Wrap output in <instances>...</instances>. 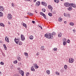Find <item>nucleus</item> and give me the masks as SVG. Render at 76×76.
I'll return each mask as SVG.
<instances>
[{
  "instance_id": "53",
  "label": "nucleus",
  "mask_w": 76,
  "mask_h": 76,
  "mask_svg": "<svg viewBox=\"0 0 76 76\" xmlns=\"http://www.w3.org/2000/svg\"><path fill=\"white\" fill-rule=\"evenodd\" d=\"M34 14L32 13H30V16H32V15H33Z\"/></svg>"
},
{
  "instance_id": "40",
  "label": "nucleus",
  "mask_w": 76,
  "mask_h": 76,
  "mask_svg": "<svg viewBox=\"0 0 76 76\" xmlns=\"http://www.w3.org/2000/svg\"><path fill=\"white\" fill-rule=\"evenodd\" d=\"M0 64L1 65H3L4 64V63L3 62H1L0 63Z\"/></svg>"
},
{
  "instance_id": "62",
  "label": "nucleus",
  "mask_w": 76,
  "mask_h": 76,
  "mask_svg": "<svg viewBox=\"0 0 76 76\" xmlns=\"http://www.w3.org/2000/svg\"><path fill=\"white\" fill-rule=\"evenodd\" d=\"M55 13H56V12H53V14H55Z\"/></svg>"
},
{
  "instance_id": "4",
  "label": "nucleus",
  "mask_w": 76,
  "mask_h": 76,
  "mask_svg": "<svg viewBox=\"0 0 76 76\" xmlns=\"http://www.w3.org/2000/svg\"><path fill=\"white\" fill-rule=\"evenodd\" d=\"M21 39L22 41H25V36H24L23 35H21Z\"/></svg>"
},
{
  "instance_id": "9",
  "label": "nucleus",
  "mask_w": 76,
  "mask_h": 76,
  "mask_svg": "<svg viewBox=\"0 0 76 76\" xmlns=\"http://www.w3.org/2000/svg\"><path fill=\"white\" fill-rule=\"evenodd\" d=\"M64 5L66 7H69V3H64Z\"/></svg>"
},
{
  "instance_id": "15",
  "label": "nucleus",
  "mask_w": 76,
  "mask_h": 76,
  "mask_svg": "<svg viewBox=\"0 0 76 76\" xmlns=\"http://www.w3.org/2000/svg\"><path fill=\"white\" fill-rule=\"evenodd\" d=\"M29 39H31V40H32L34 38V37L32 36H31L29 37Z\"/></svg>"
},
{
  "instance_id": "22",
  "label": "nucleus",
  "mask_w": 76,
  "mask_h": 76,
  "mask_svg": "<svg viewBox=\"0 0 76 76\" xmlns=\"http://www.w3.org/2000/svg\"><path fill=\"white\" fill-rule=\"evenodd\" d=\"M70 25H71V26H73L74 25V23H73L72 22L70 23H69Z\"/></svg>"
},
{
  "instance_id": "11",
  "label": "nucleus",
  "mask_w": 76,
  "mask_h": 76,
  "mask_svg": "<svg viewBox=\"0 0 76 76\" xmlns=\"http://www.w3.org/2000/svg\"><path fill=\"white\" fill-rule=\"evenodd\" d=\"M31 71H32L33 72H35V69H34L33 66L31 67Z\"/></svg>"
},
{
  "instance_id": "10",
  "label": "nucleus",
  "mask_w": 76,
  "mask_h": 76,
  "mask_svg": "<svg viewBox=\"0 0 76 76\" xmlns=\"http://www.w3.org/2000/svg\"><path fill=\"white\" fill-rule=\"evenodd\" d=\"M4 10V8L2 6H0V11H2L3 10Z\"/></svg>"
},
{
  "instance_id": "19",
  "label": "nucleus",
  "mask_w": 76,
  "mask_h": 76,
  "mask_svg": "<svg viewBox=\"0 0 76 76\" xmlns=\"http://www.w3.org/2000/svg\"><path fill=\"white\" fill-rule=\"evenodd\" d=\"M23 26H24L26 28H27V26H26V24L24 23H23Z\"/></svg>"
},
{
  "instance_id": "60",
  "label": "nucleus",
  "mask_w": 76,
  "mask_h": 76,
  "mask_svg": "<svg viewBox=\"0 0 76 76\" xmlns=\"http://www.w3.org/2000/svg\"><path fill=\"white\" fill-rule=\"evenodd\" d=\"M73 31L74 32H75V31H76L75 30H73Z\"/></svg>"
},
{
  "instance_id": "54",
  "label": "nucleus",
  "mask_w": 76,
  "mask_h": 76,
  "mask_svg": "<svg viewBox=\"0 0 76 76\" xmlns=\"http://www.w3.org/2000/svg\"><path fill=\"white\" fill-rule=\"evenodd\" d=\"M28 15H30L31 14V13L30 12H28L27 13Z\"/></svg>"
},
{
  "instance_id": "27",
  "label": "nucleus",
  "mask_w": 76,
  "mask_h": 76,
  "mask_svg": "<svg viewBox=\"0 0 76 76\" xmlns=\"http://www.w3.org/2000/svg\"><path fill=\"white\" fill-rule=\"evenodd\" d=\"M66 43H67V42L66 41H64L63 42V44L64 45H65L66 44Z\"/></svg>"
},
{
  "instance_id": "41",
  "label": "nucleus",
  "mask_w": 76,
  "mask_h": 76,
  "mask_svg": "<svg viewBox=\"0 0 76 76\" xmlns=\"http://www.w3.org/2000/svg\"><path fill=\"white\" fill-rule=\"evenodd\" d=\"M64 16L66 17V16H67V14H66V13H64Z\"/></svg>"
},
{
  "instance_id": "18",
  "label": "nucleus",
  "mask_w": 76,
  "mask_h": 76,
  "mask_svg": "<svg viewBox=\"0 0 76 76\" xmlns=\"http://www.w3.org/2000/svg\"><path fill=\"white\" fill-rule=\"evenodd\" d=\"M3 46L4 48V50H6L7 49V47H6V45L4 44Z\"/></svg>"
},
{
  "instance_id": "17",
  "label": "nucleus",
  "mask_w": 76,
  "mask_h": 76,
  "mask_svg": "<svg viewBox=\"0 0 76 76\" xmlns=\"http://www.w3.org/2000/svg\"><path fill=\"white\" fill-rule=\"evenodd\" d=\"M34 66L35 69H38V66L37 65V64H34Z\"/></svg>"
},
{
  "instance_id": "8",
  "label": "nucleus",
  "mask_w": 76,
  "mask_h": 76,
  "mask_svg": "<svg viewBox=\"0 0 76 76\" xmlns=\"http://www.w3.org/2000/svg\"><path fill=\"white\" fill-rule=\"evenodd\" d=\"M40 3L41 2H40V1H38L36 2V6H39L40 5Z\"/></svg>"
},
{
  "instance_id": "57",
  "label": "nucleus",
  "mask_w": 76,
  "mask_h": 76,
  "mask_svg": "<svg viewBox=\"0 0 76 76\" xmlns=\"http://www.w3.org/2000/svg\"><path fill=\"white\" fill-rule=\"evenodd\" d=\"M8 23L9 25H10V22L8 21Z\"/></svg>"
},
{
  "instance_id": "36",
  "label": "nucleus",
  "mask_w": 76,
  "mask_h": 76,
  "mask_svg": "<svg viewBox=\"0 0 76 76\" xmlns=\"http://www.w3.org/2000/svg\"><path fill=\"white\" fill-rule=\"evenodd\" d=\"M1 52L2 55H3V56H5V54H4V53L3 52H2V51H1Z\"/></svg>"
},
{
  "instance_id": "52",
  "label": "nucleus",
  "mask_w": 76,
  "mask_h": 76,
  "mask_svg": "<svg viewBox=\"0 0 76 76\" xmlns=\"http://www.w3.org/2000/svg\"><path fill=\"white\" fill-rule=\"evenodd\" d=\"M12 7H14V4H13V3H12Z\"/></svg>"
},
{
  "instance_id": "32",
  "label": "nucleus",
  "mask_w": 76,
  "mask_h": 76,
  "mask_svg": "<svg viewBox=\"0 0 76 76\" xmlns=\"http://www.w3.org/2000/svg\"><path fill=\"white\" fill-rule=\"evenodd\" d=\"M3 13L1 12H0V16L1 17L3 15Z\"/></svg>"
},
{
  "instance_id": "20",
  "label": "nucleus",
  "mask_w": 76,
  "mask_h": 76,
  "mask_svg": "<svg viewBox=\"0 0 76 76\" xmlns=\"http://www.w3.org/2000/svg\"><path fill=\"white\" fill-rule=\"evenodd\" d=\"M0 25L1 26H3V27H4V24H3V23H0Z\"/></svg>"
},
{
  "instance_id": "51",
  "label": "nucleus",
  "mask_w": 76,
  "mask_h": 76,
  "mask_svg": "<svg viewBox=\"0 0 76 76\" xmlns=\"http://www.w3.org/2000/svg\"><path fill=\"white\" fill-rule=\"evenodd\" d=\"M42 4H45V3L44 2H42Z\"/></svg>"
},
{
  "instance_id": "38",
  "label": "nucleus",
  "mask_w": 76,
  "mask_h": 76,
  "mask_svg": "<svg viewBox=\"0 0 76 76\" xmlns=\"http://www.w3.org/2000/svg\"><path fill=\"white\" fill-rule=\"evenodd\" d=\"M57 48H53V50H54V51H57Z\"/></svg>"
},
{
  "instance_id": "39",
  "label": "nucleus",
  "mask_w": 76,
  "mask_h": 76,
  "mask_svg": "<svg viewBox=\"0 0 76 76\" xmlns=\"http://www.w3.org/2000/svg\"><path fill=\"white\" fill-rule=\"evenodd\" d=\"M40 15H42V16H43L44 14V13L41 12H40Z\"/></svg>"
},
{
  "instance_id": "34",
  "label": "nucleus",
  "mask_w": 76,
  "mask_h": 76,
  "mask_svg": "<svg viewBox=\"0 0 76 76\" xmlns=\"http://www.w3.org/2000/svg\"><path fill=\"white\" fill-rule=\"evenodd\" d=\"M13 63L15 64H16L18 63V61L17 60H15L13 62Z\"/></svg>"
},
{
  "instance_id": "46",
  "label": "nucleus",
  "mask_w": 76,
  "mask_h": 76,
  "mask_svg": "<svg viewBox=\"0 0 76 76\" xmlns=\"http://www.w3.org/2000/svg\"><path fill=\"white\" fill-rule=\"evenodd\" d=\"M29 75V72H27V74H26V76H28V75Z\"/></svg>"
},
{
  "instance_id": "55",
  "label": "nucleus",
  "mask_w": 76,
  "mask_h": 76,
  "mask_svg": "<svg viewBox=\"0 0 76 76\" xmlns=\"http://www.w3.org/2000/svg\"><path fill=\"white\" fill-rule=\"evenodd\" d=\"M40 28H41V29H42V26H39Z\"/></svg>"
},
{
  "instance_id": "5",
  "label": "nucleus",
  "mask_w": 76,
  "mask_h": 76,
  "mask_svg": "<svg viewBox=\"0 0 76 76\" xmlns=\"http://www.w3.org/2000/svg\"><path fill=\"white\" fill-rule=\"evenodd\" d=\"M74 62V59H72V58H70L69 60V63H72Z\"/></svg>"
},
{
  "instance_id": "56",
  "label": "nucleus",
  "mask_w": 76,
  "mask_h": 76,
  "mask_svg": "<svg viewBox=\"0 0 76 76\" xmlns=\"http://www.w3.org/2000/svg\"><path fill=\"white\" fill-rule=\"evenodd\" d=\"M67 16H68V18H70V15H69V14H68L67 15Z\"/></svg>"
},
{
  "instance_id": "50",
  "label": "nucleus",
  "mask_w": 76,
  "mask_h": 76,
  "mask_svg": "<svg viewBox=\"0 0 76 76\" xmlns=\"http://www.w3.org/2000/svg\"><path fill=\"white\" fill-rule=\"evenodd\" d=\"M39 55V52H37L36 54L37 56H38V55Z\"/></svg>"
},
{
  "instance_id": "3",
  "label": "nucleus",
  "mask_w": 76,
  "mask_h": 76,
  "mask_svg": "<svg viewBox=\"0 0 76 76\" xmlns=\"http://www.w3.org/2000/svg\"><path fill=\"white\" fill-rule=\"evenodd\" d=\"M7 18L10 20V19H12V15L10 14H8L7 15Z\"/></svg>"
},
{
  "instance_id": "26",
  "label": "nucleus",
  "mask_w": 76,
  "mask_h": 76,
  "mask_svg": "<svg viewBox=\"0 0 76 76\" xmlns=\"http://www.w3.org/2000/svg\"><path fill=\"white\" fill-rule=\"evenodd\" d=\"M46 73H47V74H48V75H50V70H47L46 71Z\"/></svg>"
},
{
  "instance_id": "43",
  "label": "nucleus",
  "mask_w": 76,
  "mask_h": 76,
  "mask_svg": "<svg viewBox=\"0 0 76 76\" xmlns=\"http://www.w3.org/2000/svg\"><path fill=\"white\" fill-rule=\"evenodd\" d=\"M13 76H19V75L18 74H16L15 75H14Z\"/></svg>"
},
{
  "instance_id": "23",
  "label": "nucleus",
  "mask_w": 76,
  "mask_h": 76,
  "mask_svg": "<svg viewBox=\"0 0 76 76\" xmlns=\"http://www.w3.org/2000/svg\"><path fill=\"white\" fill-rule=\"evenodd\" d=\"M64 67L65 68V70H67V65H64Z\"/></svg>"
},
{
  "instance_id": "13",
  "label": "nucleus",
  "mask_w": 76,
  "mask_h": 76,
  "mask_svg": "<svg viewBox=\"0 0 76 76\" xmlns=\"http://www.w3.org/2000/svg\"><path fill=\"white\" fill-rule=\"evenodd\" d=\"M72 10V7L71 6L69 7V8H67V10H69L70 11V10Z\"/></svg>"
},
{
  "instance_id": "28",
  "label": "nucleus",
  "mask_w": 76,
  "mask_h": 76,
  "mask_svg": "<svg viewBox=\"0 0 76 76\" xmlns=\"http://www.w3.org/2000/svg\"><path fill=\"white\" fill-rule=\"evenodd\" d=\"M41 50H44V46H42L41 48Z\"/></svg>"
},
{
  "instance_id": "7",
  "label": "nucleus",
  "mask_w": 76,
  "mask_h": 76,
  "mask_svg": "<svg viewBox=\"0 0 76 76\" xmlns=\"http://www.w3.org/2000/svg\"><path fill=\"white\" fill-rule=\"evenodd\" d=\"M19 73L20 74V75H21L22 76H23V75H24V72H23V71L22 70L19 71Z\"/></svg>"
},
{
  "instance_id": "49",
  "label": "nucleus",
  "mask_w": 76,
  "mask_h": 76,
  "mask_svg": "<svg viewBox=\"0 0 76 76\" xmlns=\"http://www.w3.org/2000/svg\"><path fill=\"white\" fill-rule=\"evenodd\" d=\"M32 23H35V22L34 20L32 21Z\"/></svg>"
},
{
  "instance_id": "14",
  "label": "nucleus",
  "mask_w": 76,
  "mask_h": 76,
  "mask_svg": "<svg viewBox=\"0 0 76 76\" xmlns=\"http://www.w3.org/2000/svg\"><path fill=\"white\" fill-rule=\"evenodd\" d=\"M48 8L49 9H53V8L50 5H49L48 6Z\"/></svg>"
},
{
  "instance_id": "48",
  "label": "nucleus",
  "mask_w": 76,
  "mask_h": 76,
  "mask_svg": "<svg viewBox=\"0 0 76 76\" xmlns=\"http://www.w3.org/2000/svg\"><path fill=\"white\" fill-rule=\"evenodd\" d=\"M44 6H47V5L46 3H45V4L43 5Z\"/></svg>"
},
{
  "instance_id": "1",
  "label": "nucleus",
  "mask_w": 76,
  "mask_h": 76,
  "mask_svg": "<svg viewBox=\"0 0 76 76\" xmlns=\"http://www.w3.org/2000/svg\"><path fill=\"white\" fill-rule=\"evenodd\" d=\"M53 35H56V32H53V33L51 34L50 33H48L45 35V37L48 39H50H50H53Z\"/></svg>"
},
{
  "instance_id": "24",
  "label": "nucleus",
  "mask_w": 76,
  "mask_h": 76,
  "mask_svg": "<svg viewBox=\"0 0 76 76\" xmlns=\"http://www.w3.org/2000/svg\"><path fill=\"white\" fill-rule=\"evenodd\" d=\"M72 7H74V8H75V7H76V4H73V5L72 6Z\"/></svg>"
},
{
  "instance_id": "44",
  "label": "nucleus",
  "mask_w": 76,
  "mask_h": 76,
  "mask_svg": "<svg viewBox=\"0 0 76 76\" xmlns=\"http://www.w3.org/2000/svg\"><path fill=\"white\" fill-rule=\"evenodd\" d=\"M70 42V40L69 39H68L67 40V43H69Z\"/></svg>"
},
{
  "instance_id": "21",
  "label": "nucleus",
  "mask_w": 76,
  "mask_h": 76,
  "mask_svg": "<svg viewBox=\"0 0 76 76\" xmlns=\"http://www.w3.org/2000/svg\"><path fill=\"white\" fill-rule=\"evenodd\" d=\"M62 18H58V21H59V22H61V21H62Z\"/></svg>"
},
{
  "instance_id": "64",
  "label": "nucleus",
  "mask_w": 76,
  "mask_h": 76,
  "mask_svg": "<svg viewBox=\"0 0 76 76\" xmlns=\"http://www.w3.org/2000/svg\"><path fill=\"white\" fill-rule=\"evenodd\" d=\"M19 65H21V64L20 63H19Z\"/></svg>"
},
{
  "instance_id": "35",
  "label": "nucleus",
  "mask_w": 76,
  "mask_h": 76,
  "mask_svg": "<svg viewBox=\"0 0 76 76\" xmlns=\"http://www.w3.org/2000/svg\"><path fill=\"white\" fill-rule=\"evenodd\" d=\"M19 45H22V42H21V41L20 42H19V44H18Z\"/></svg>"
},
{
  "instance_id": "6",
  "label": "nucleus",
  "mask_w": 76,
  "mask_h": 76,
  "mask_svg": "<svg viewBox=\"0 0 76 76\" xmlns=\"http://www.w3.org/2000/svg\"><path fill=\"white\" fill-rule=\"evenodd\" d=\"M5 41H7V42H10V41H9V37H7V36H6L5 37Z\"/></svg>"
},
{
  "instance_id": "37",
  "label": "nucleus",
  "mask_w": 76,
  "mask_h": 76,
  "mask_svg": "<svg viewBox=\"0 0 76 76\" xmlns=\"http://www.w3.org/2000/svg\"><path fill=\"white\" fill-rule=\"evenodd\" d=\"M42 10L43 12H45V9L44 8H43Z\"/></svg>"
},
{
  "instance_id": "30",
  "label": "nucleus",
  "mask_w": 76,
  "mask_h": 76,
  "mask_svg": "<svg viewBox=\"0 0 76 76\" xmlns=\"http://www.w3.org/2000/svg\"><path fill=\"white\" fill-rule=\"evenodd\" d=\"M42 16H43L44 18H45V19H46V18H47V16H46V15H45V14H43Z\"/></svg>"
},
{
  "instance_id": "58",
  "label": "nucleus",
  "mask_w": 76,
  "mask_h": 76,
  "mask_svg": "<svg viewBox=\"0 0 76 76\" xmlns=\"http://www.w3.org/2000/svg\"><path fill=\"white\" fill-rule=\"evenodd\" d=\"M66 23H67V21H64V23L66 24Z\"/></svg>"
},
{
  "instance_id": "25",
  "label": "nucleus",
  "mask_w": 76,
  "mask_h": 76,
  "mask_svg": "<svg viewBox=\"0 0 76 76\" xmlns=\"http://www.w3.org/2000/svg\"><path fill=\"white\" fill-rule=\"evenodd\" d=\"M73 5V3H69V6H72V7Z\"/></svg>"
},
{
  "instance_id": "45",
  "label": "nucleus",
  "mask_w": 76,
  "mask_h": 76,
  "mask_svg": "<svg viewBox=\"0 0 76 76\" xmlns=\"http://www.w3.org/2000/svg\"><path fill=\"white\" fill-rule=\"evenodd\" d=\"M25 1H30V2H31V1H32V0H25Z\"/></svg>"
},
{
  "instance_id": "31",
  "label": "nucleus",
  "mask_w": 76,
  "mask_h": 76,
  "mask_svg": "<svg viewBox=\"0 0 76 76\" xmlns=\"http://www.w3.org/2000/svg\"><path fill=\"white\" fill-rule=\"evenodd\" d=\"M48 15L50 16L51 17L52 16V13L49 12L48 14Z\"/></svg>"
},
{
  "instance_id": "59",
  "label": "nucleus",
  "mask_w": 76,
  "mask_h": 76,
  "mask_svg": "<svg viewBox=\"0 0 76 76\" xmlns=\"http://www.w3.org/2000/svg\"><path fill=\"white\" fill-rule=\"evenodd\" d=\"M37 0H34V3L36 2V1Z\"/></svg>"
},
{
  "instance_id": "63",
  "label": "nucleus",
  "mask_w": 76,
  "mask_h": 76,
  "mask_svg": "<svg viewBox=\"0 0 76 76\" xmlns=\"http://www.w3.org/2000/svg\"><path fill=\"white\" fill-rule=\"evenodd\" d=\"M52 10H53V9H51V12H52L53 11H52Z\"/></svg>"
},
{
  "instance_id": "61",
  "label": "nucleus",
  "mask_w": 76,
  "mask_h": 76,
  "mask_svg": "<svg viewBox=\"0 0 76 76\" xmlns=\"http://www.w3.org/2000/svg\"><path fill=\"white\" fill-rule=\"evenodd\" d=\"M0 75H1V71H0Z\"/></svg>"
},
{
  "instance_id": "16",
  "label": "nucleus",
  "mask_w": 76,
  "mask_h": 76,
  "mask_svg": "<svg viewBox=\"0 0 76 76\" xmlns=\"http://www.w3.org/2000/svg\"><path fill=\"white\" fill-rule=\"evenodd\" d=\"M18 59L19 60V61H20V60H21V58L20 57L19 55H18Z\"/></svg>"
},
{
  "instance_id": "12",
  "label": "nucleus",
  "mask_w": 76,
  "mask_h": 76,
  "mask_svg": "<svg viewBox=\"0 0 76 76\" xmlns=\"http://www.w3.org/2000/svg\"><path fill=\"white\" fill-rule=\"evenodd\" d=\"M61 36H62V34L61 32H60L58 34V37L59 38L61 37Z\"/></svg>"
},
{
  "instance_id": "2",
  "label": "nucleus",
  "mask_w": 76,
  "mask_h": 76,
  "mask_svg": "<svg viewBox=\"0 0 76 76\" xmlns=\"http://www.w3.org/2000/svg\"><path fill=\"white\" fill-rule=\"evenodd\" d=\"M19 39H20V38L19 37L18 38V39H16V38H15L14 41L17 44H18V43H19L20 41Z\"/></svg>"
},
{
  "instance_id": "29",
  "label": "nucleus",
  "mask_w": 76,
  "mask_h": 76,
  "mask_svg": "<svg viewBox=\"0 0 76 76\" xmlns=\"http://www.w3.org/2000/svg\"><path fill=\"white\" fill-rule=\"evenodd\" d=\"M54 1L55 3H59V1L58 0H54Z\"/></svg>"
},
{
  "instance_id": "42",
  "label": "nucleus",
  "mask_w": 76,
  "mask_h": 76,
  "mask_svg": "<svg viewBox=\"0 0 76 76\" xmlns=\"http://www.w3.org/2000/svg\"><path fill=\"white\" fill-rule=\"evenodd\" d=\"M18 70L19 71V72H20V71H22V70L20 69V68H18Z\"/></svg>"
},
{
  "instance_id": "47",
  "label": "nucleus",
  "mask_w": 76,
  "mask_h": 76,
  "mask_svg": "<svg viewBox=\"0 0 76 76\" xmlns=\"http://www.w3.org/2000/svg\"><path fill=\"white\" fill-rule=\"evenodd\" d=\"M56 74L57 75H59V74H60V73L57 72L56 73Z\"/></svg>"
},
{
  "instance_id": "33",
  "label": "nucleus",
  "mask_w": 76,
  "mask_h": 76,
  "mask_svg": "<svg viewBox=\"0 0 76 76\" xmlns=\"http://www.w3.org/2000/svg\"><path fill=\"white\" fill-rule=\"evenodd\" d=\"M24 54L26 56H28V53L26 52L24 53Z\"/></svg>"
}]
</instances>
